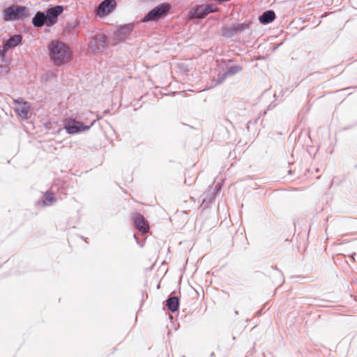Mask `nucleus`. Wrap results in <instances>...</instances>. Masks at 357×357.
<instances>
[{
  "label": "nucleus",
  "instance_id": "f257e3e1",
  "mask_svg": "<svg viewBox=\"0 0 357 357\" xmlns=\"http://www.w3.org/2000/svg\"><path fill=\"white\" fill-rule=\"evenodd\" d=\"M51 60L56 65L67 62L71 57V52L67 45L59 40H52L48 45Z\"/></svg>",
  "mask_w": 357,
  "mask_h": 357
},
{
  "label": "nucleus",
  "instance_id": "f03ea898",
  "mask_svg": "<svg viewBox=\"0 0 357 357\" xmlns=\"http://www.w3.org/2000/svg\"><path fill=\"white\" fill-rule=\"evenodd\" d=\"M29 15L28 8L21 5H11L3 10V18L6 22L26 18Z\"/></svg>",
  "mask_w": 357,
  "mask_h": 357
},
{
  "label": "nucleus",
  "instance_id": "7ed1b4c3",
  "mask_svg": "<svg viewBox=\"0 0 357 357\" xmlns=\"http://www.w3.org/2000/svg\"><path fill=\"white\" fill-rule=\"evenodd\" d=\"M170 5L167 3H162L151 10L142 19V22L156 21L160 18L166 16L170 10Z\"/></svg>",
  "mask_w": 357,
  "mask_h": 357
},
{
  "label": "nucleus",
  "instance_id": "20e7f679",
  "mask_svg": "<svg viewBox=\"0 0 357 357\" xmlns=\"http://www.w3.org/2000/svg\"><path fill=\"white\" fill-rule=\"evenodd\" d=\"M95 121L94 120L89 126H86L75 119H68L64 121L63 129L70 135L77 134L89 130L93 126Z\"/></svg>",
  "mask_w": 357,
  "mask_h": 357
},
{
  "label": "nucleus",
  "instance_id": "39448f33",
  "mask_svg": "<svg viewBox=\"0 0 357 357\" xmlns=\"http://www.w3.org/2000/svg\"><path fill=\"white\" fill-rule=\"evenodd\" d=\"M63 12V7L60 5H56L52 6L50 8H47L46 10L43 11L45 13V15L46 17V20L47 21V26H52L54 25L57 20L59 16Z\"/></svg>",
  "mask_w": 357,
  "mask_h": 357
},
{
  "label": "nucleus",
  "instance_id": "423d86ee",
  "mask_svg": "<svg viewBox=\"0 0 357 357\" xmlns=\"http://www.w3.org/2000/svg\"><path fill=\"white\" fill-rule=\"evenodd\" d=\"M221 183H218L214 188H209L206 192L203 194V199L202 206L203 208H207L210 204L214 201L216 194L221 189Z\"/></svg>",
  "mask_w": 357,
  "mask_h": 357
},
{
  "label": "nucleus",
  "instance_id": "0eeeda50",
  "mask_svg": "<svg viewBox=\"0 0 357 357\" xmlns=\"http://www.w3.org/2000/svg\"><path fill=\"white\" fill-rule=\"evenodd\" d=\"M116 6V0H104L98 5L97 15L105 16L109 15Z\"/></svg>",
  "mask_w": 357,
  "mask_h": 357
},
{
  "label": "nucleus",
  "instance_id": "6e6552de",
  "mask_svg": "<svg viewBox=\"0 0 357 357\" xmlns=\"http://www.w3.org/2000/svg\"><path fill=\"white\" fill-rule=\"evenodd\" d=\"M216 10L217 7L211 4L200 5L195 8L193 15L194 17L197 18L203 19L208 14L215 12Z\"/></svg>",
  "mask_w": 357,
  "mask_h": 357
},
{
  "label": "nucleus",
  "instance_id": "1a4fd4ad",
  "mask_svg": "<svg viewBox=\"0 0 357 357\" xmlns=\"http://www.w3.org/2000/svg\"><path fill=\"white\" fill-rule=\"evenodd\" d=\"M133 224L135 228L142 234L148 233L149 231L148 222L145 220L144 217L139 213H136L133 218Z\"/></svg>",
  "mask_w": 357,
  "mask_h": 357
},
{
  "label": "nucleus",
  "instance_id": "9d476101",
  "mask_svg": "<svg viewBox=\"0 0 357 357\" xmlns=\"http://www.w3.org/2000/svg\"><path fill=\"white\" fill-rule=\"evenodd\" d=\"M243 70L241 66H232L227 68V71H225L222 74H218L216 79V82L215 85H218L222 84L227 77H232L233 75L240 73Z\"/></svg>",
  "mask_w": 357,
  "mask_h": 357
},
{
  "label": "nucleus",
  "instance_id": "9b49d317",
  "mask_svg": "<svg viewBox=\"0 0 357 357\" xmlns=\"http://www.w3.org/2000/svg\"><path fill=\"white\" fill-rule=\"evenodd\" d=\"M133 28V25L131 24H126L119 27L114 32V39L118 41H121L126 39L130 34Z\"/></svg>",
  "mask_w": 357,
  "mask_h": 357
},
{
  "label": "nucleus",
  "instance_id": "f8f14e48",
  "mask_svg": "<svg viewBox=\"0 0 357 357\" xmlns=\"http://www.w3.org/2000/svg\"><path fill=\"white\" fill-rule=\"evenodd\" d=\"M107 44V38L105 35L100 33L96 35L91 42V47L94 50H100L104 49Z\"/></svg>",
  "mask_w": 357,
  "mask_h": 357
},
{
  "label": "nucleus",
  "instance_id": "ddd939ff",
  "mask_svg": "<svg viewBox=\"0 0 357 357\" xmlns=\"http://www.w3.org/2000/svg\"><path fill=\"white\" fill-rule=\"evenodd\" d=\"M18 106L15 109L16 114L22 119H26L29 111V105L26 102H22L20 100H15Z\"/></svg>",
  "mask_w": 357,
  "mask_h": 357
},
{
  "label": "nucleus",
  "instance_id": "4468645a",
  "mask_svg": "<svg viewBox=\"0 0 357 357\" xmlns=\"http://www.w3.org/2000/svg\"><path fill=\"white\" fill-rule=\"evenodd\" d=\"M43 11H38L32 18V24L34 27L40 28L45 24L47 26V21Z\"/></svg>",
  "mask_w": 357,
  "mask_h": 357
},
{
  "label": "nucleus",
  "instance_id": "2eb2a0df",
  "mask_svg": "<svg viewBox=\"0 0 357 357\" xmlns=\"http://www.w3.org/2000/svg\"><path fill=\"white\" fill-rule=\"evenodd\" d=\"M275 19V13L272 10L264 11L259 17V21L261 24H268Z\"/></svg>",
  "mask_w": 357,
  "mask_h": 357
},
{
  "label": "nucleus",
  "instance_id": "dca6fc26",
  "mask_svg": "<svg viewBox=\"0 0 357 357\" xmlns=\"http://www.w3.org/2000/svg\"><path fill=\"white\" fill-rule=\"evenodd\" d=\"M22 40V36L20 34H15L10 36L7 41L3 44L4 49L9 50L10 48L17 46Z\"/></svg>",
  "mask_w": 357,
  "mask_h": 357
},
{
  "label": "nucleus",
  "instance_id": "f3484780",
  "mask_svg": "<svg viewBox=\"0 0 357 357\" xmlns=\"http://www.w3.org/2000/svg\"><path fill=\"white\" fill-rule=\"evenodd\" d=\"M166 306L172 312H175L179 307V299L176 296L169 297L166 301Z\"/></svg>",
  "mask_w": 357,
  "mask_h": 357
},
{
  "label": "nucleus",
  "instance_id": "a211bd4d",
  "mask_svg": "<svg viewBox=\"0 0 357 357\" xmlns=\"http://www.w3.org/2000/svg\"><path fill=\"white\" fill-rule=\"evenodd\" d=\"M221 31L222 35L226 38H231L237 34L234 24L231 26H224Z\"/></svg>",
  "mask_w": 357,
  "mask_h": 357
},
{
  "label": "nucleus",
  "instance_id": "6ab92c4d",
  "mask_svg": "<svg viewBox=\"0 0 357 357\" xmlns=\"http://www.w3.org/2000/svg\"><path fill=\"white\" fill-rule=\"evenodd\" d=\"M45 200L43 202L44 205H51L56 202V198L52 192L47 191L45 193Z\"/></svg>",
  "mask_w": 357,
  "mask_h": 357
},
{
  "label": "nucleus",
  "instance_id": "aec40b11",
  "mask_svg": "<svg viewBox=\"0 0 357 357\" xmlns=\"http://www.w3.org/2000/svg\"><path fill=\"white\" fill-rule=\"evenodd\" d=\"M234 26L236 28V33L238 34V33H241L243 32L244 31L248 29L250 27V24L246 23V22L240 23V24L237 23V24H234Z\"/></svg>",
  "mask_w": 357,
  "mask_h": 357
},
{
  "label": "nucleus",
  "instance_id": "412c9836",
  "mask_svg": "<svg viewBox=\"0 0 357 357\" xmlns=\"http://www.w3.org/2000/svg\"><path fill=\"white\" fill-rule=\"evenodd\" d=\"M275 278V282L278 284H282L284 282V277L281 271L275 268V272L273 275Z\"/></svg>",
  "mask_w": 357,
  "mask_h": 357
},
{
  "label": "nucleus",
  "instance_id": "4be33fe9",
  "mask_svg": "<svg viewBox=\"0 0 357 357\" xmlns=\"http://www.w3.org/2000/svg\"><path fill=\"white\" fill-rule=\"evenodd\" d=\"M8 50L4 49V45H3V49H0V58H2L3 59L6 56V53Z\"/></svg>",
  "mask_w": 357,
  "mask_h": 357
},
{
  "label": "nucleus",
  "instance_id": "5701e85b",
  "mask_svg": "<svg viewBox=\"0 0 357 357\" xmlns=\"http://www.w3.org/2000/svg\"><path fill=\"white\" fill-rule=\"evenodd\" d=\"M8 69L7 68V67L0 65V74H1L3 73H8Z\"/></svg>",
  "mask_w": 357,
  "mask_h": 357
},
{
  "label": "nucleus",
  "instance_id": "b1692460",
  "mask_svg": "<svg viewBox=\"0 0 357 357\" xmlns=\"http://www.w3.org/2000/svg\"><path fill=\"white\" fill-rule=\"evenodd\" d=\"M354 255H356V253H354L353 255H351V257H353Z\"/></svg>",
  "mask_w": 357,
  "mask_h": 357
},
{
  "label": "nucleus",
  "instance_id": "393cba45",
  "mask_svg": "<svg viewBox=\"0 0 357 357\" xmlns=\"http://www.w3.org/2000/svg\"><path fill=\"white\" fill-rule=\"evenodd\" d=\"M354 255H356V253H354L353 255H351V257H353Z\"/></svg>",
  "mask_w": 357,
  "mask_h": 357
}]
</instances>
